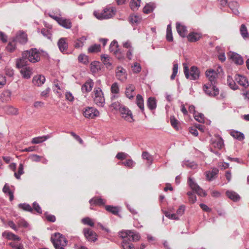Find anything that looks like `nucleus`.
<instances>
[{"label": "nucleus", "instance_id": "4c0bfd02", "mask_svg": "<svg viewBox=\"0 0 249 249\" xmlns=\"http://www.w3.org/2000/svg\"><path fill=\"white\" fill-rule=\"evenodd\" d=\"M141 0H131L130 2V7L133 11H137L141 5Z\"/></svg>", "mask_w": 249, "mask_h": 249}, {"label": "nucleus", "instance_id": "a19ab883", "mask_svg": "<svg viewBox=\"0 0 249 249\" xmlns=\"http://www.w3.org/2000/svg\"><path fill=\"white\" fill-rule=\"evenodd\" d=\"M155 8V5L154 3H149L146 4L143 9V13L148 14L153 11Z\"/></svg>", "mask_w": 249, "mask_h": 249}, {"label": "nucleus", "instance_id": "bb28decb", "mask_svg": "<svg viewBox=\"0 0 249 249\" xmlns=\"http://www.w3.org/2000/svg\"><path fill=\"white\" fill-rule=\"evenodd\" d=\"M135 89V88L133 85H130L127 87L125 92L126 96L130 99L133 98L135 95L134 93Z\"/></svg>", "mask_w": 249, "mask_h": 249}, {"label": "nucleus", "instance_id": "6e6552de", "mask_svg": "<svg viewBox=\"0 0 249 249\" xmlns=\"http://www.w3.org/2000/svg\"><path fill=\"white\" fill-rule=\"evenodd\" d=\"M83 115L86 118L93 119L99 115V112L93 107H87L83 112Z\"/></svg>", "mask_w": 249, "mask_h": 249}, {"label": "nucleus", "instance_id": "72a5a7b5", "mask_svg": "<svg viewBox=\"0 0 249 249\" xmlns=\"http://www.w3.org/2000/svg\"><path fill=\"white\" fill-rule=\"evenodd\" d=\"M45 26L48 29H46L45 28H43L41 31V33L44 36L48 39H51L52 37V32L51 30L52 29V26L48 25V26L46 25Z\"/></svg>", "mask_w": 249, "mask_h": 249}, {"label": "nucleus", "instance_id": "9d476101", "mask_svg": "<svg viewBox=\"0 0 249 249\" xmlns=\"http://www.w3.org/2000/svg\"><path fill=\"white\" fill-rule=\"evenodd\" d=\"M116 78L122 82H124L127 79L126 71L121 66L117 67L116 70Z\"/></svg>", "mask_w": 249, "mask_h": 249}, {"label": "nucleus", "instance_id": "f8f14e48", "mask_svg": "<svg viewBox=\"0 0 249 249\" xmlns=\"http://www.w3.org/2000/svg\"><path fill=\"white\" fill-rule=\"evenodd\" d=\"M13 39L15 40V42H18L21 44H25L28 41L27 35L25 32L19 31Z\"/></svg>", "mask_w": 249, "mask_h": 249}, {"label": "nucleus", "instance_id": "a211bd4d", "mask_svg": "<svg viewBox=\"0 0 249 249\" xmlns=\"http://www.w3.org/2000/svg\"><path fill=\"white\" fill-rule=\"evenodd\" d=\"M66 38H61L57 42V45L59 47L60 51L63 53H65L68 48V43L66 42Z\"/></svg>", "mask_w": 249, "mask_h": 249}, {"label": "nucleus", "instance_id": "412c9836", "mask_svg": "<svg viewBox=\"0 0 249 249\" xmlns=\"http://www.w3.org/2000/svg\"><path fill=\"white\" fill-rule=\"evenodd\" d=\"M89 202L91 205H95L98 206H102L106 204V200L100 197H94L90 199Z\"/></svg>", "mask_w": 249, "mask_h": 249}, {"label": "nucleus", "instance_id": "5701e85b", "mask_svg": "<svg viewBox=\"0 0 249 249\" xmlns=\"http://www.w3.org/2000/svg\"><path fill=\"white\" fill-rule=\"evenodd\" d=\"M94 83L92 80H89L82 86L81 89L84 92H89L91 90Z\"/></svg>", "mask_w": 249, "mask_h": 249}, {"label": "nucleus", "instance_id": "ddd939ff", "mask_svg": "<svg viewBox=\"0 0 249 249\" xmlns=\"http://www.w3.org/2000/svg\"><path fill=\"white\" fill-rule=\"evenodd\" d=\"M206 75L208 78L210 84L214 85L216 82V79L217 77V72L213 69H210L206 71Z\"/></svg>", "mask_w": 249, "mask_h": 249}, {"label": "nucleus", "instance_id": "0eeeda50", "mask_svg": "<svg viewBox=\"0 0 249 249\" xmlns=\"http://www.w3.org/2000/svg\"><path fill=\"white\" fill-rule=\"evenodd\" d=\"M188 183L190 188L198 195L203 196H205L207 195L206 192L195 183L191 177L188 178Z\"/></svg>", "mask_w": 249, "mask_h": 249}, {"label": "nucleus", "instance_id": "79ce46f5", "mask_svg": "<svg viewBox=\"0 0 249 249\" xmlns=\"http://www.w3.org/2000/svg\"><path fill=\"white\" fill-rule=\"evenodd\" d=\"M16 48L15 40L13 39L11 41H9L7 46L6 47V50L10 52H13Z\"/></svg>", "mask_w": 249, "mask_h": 249}, {"label": "nucleus", "instance_id": "13d9d810", "mask_svg": "<svg viewBox=\"0 0 249 249\" xmlns=\"http://www.w3.org/2000/svg\"><path fill=\"white\" fill-rule=\"evenodd\" d=\"M132 71L134 73H139L142 70V67L140 63L135 62L132 65Z\"/></svg>", "mask_w": 249, "mask_h": 249}, {"label": "nucleus", "instance_id": "f704fd0d", "mask_svg": "<svg viewBox=\"0 0 249 249\" xmlns=\"http://www.w3.org/2000/svg\"><path fill=\"white\" fill-rule=\"evenodd\" d=\"M240 32L242 37L246 39L249 37V34L247 27L245 24H242L240 28Z\"/></svg>", "mask_w": 249, "mask_h": 249}, {"label": "nucleus", "instance_id": "c85d7f7f", "mask_svg": "<svg viewBox=\"0 0 249 249\" xmlns=\"http://www.w3.org/2000/svg\"><path fill=\"white\" fill-rule=\"evenodd\" d=\"M227 196L233 201H237L240 200V196L235 192L232 191H227L226 192Z\"/></svg>", "mask_w": 249, "mask_h": 249}, {"label": "nucleus", "instance_id": "680f3d73", "mask_svg": "<svg viewBox=\"0 0 249 249\" xmlns=\"http://www.w3.org/2000/svg\"><path fill=\"white\" fill-rule=\"evenodd\" d=\"M165 215L169 218V219L173 220H178L179 217L178 216L176 213H171L170 212L165 211L164 212Z\"/></svg>", "mask_w": 249, "mask_h": 249}, {"label": "nucleus", "instance_id": "4be33fe9", "mask_svg": "<svg viewBox=\"0 0 249 249\" xmlns=\"http://www.w3.org/2000/svg\"><path fill=\"white\" fill-rule=\"evenodd\" d=\"M176 28L178 34L180 36L184 37L186 36L187 29L185 26L181 25L179 23H177Z\"/></svg>", "mask_w": 249, "mask_h": 249}, {"label": "nucleus", "instance_id": "2eb2a0df", "mask_svg": "<svg viewBox=\"0 0 249 249\" xmlns=\"http://www.w3.org/2000/svg\"><path fill=\"white\" fill-rule=\"evenodd\" d=\"M29 61L27 57L23 56V52L22 53V57L16 61V66L18 68H22L28 67Z\"/></svg>", "mask_w": 249, "mask_h": 249}, {"label": "nucleus", "instance_id": "f3484780", "mask_svg": "<svg viewBox=\"0 0 249 249\" xmlns=\"http://www.w3.org/2000/svg\"><path fill=\"white\" fill-rule=\"evenodd\" d=\"M230 57L236 64L242 65L244 63L242 57L237 53H232Z\"/></svg>", "mask_w": 249, "mask_h": 249}, {"label": "nucleus", "instance_id": "7c9ffc66", "mask_svg": "<svg viewBox=\"0 0 249 249\" xmlns=\"http://www.w3.org/2000/svg\"><path fill=\"white\" fill-rule=\"evenodd\" d=\"M101 70V64L98 61H93L90 64V70L93 73H96Z\"/></svg>", "mask_w": 249, "mask_h": 249}, {"label": "nucleus", "instance_id": "39448f33", "mask_svg": "<svg viewBox=\"0 0 249 249\" xmlns=\"http://www.w3.org/2000/svg\"><path fill=\"white\" fill-rule=\"evenodd\" d=\"M94 92L93 100L94 103L99 107H103L105 103V99L101 89L100 88L94 89Z\"/></svg>", "mask_w": 249, "mask_h": 249}, {"label": "nucleus", "instance_id": "37998d69", "mask_svg": "<svg viewBox=\"0 0 249 249\" xmlns=\"http://www.w3.org/2000/svg\"><path fill=\"white\" fill-rule=\"evenodd\" d=\"M87 40V37L86 36H82L81 37L77 39L74 43V47L76 48H79L82 47L84 45V43Z\"/></svg>", "mask_w": 249, "mask_h": 249}, {"label": "nucleus", "instance_id": "c756f323", "mask_svg": "<svg viewBox=\"0 0 249 249\" xmlns=\"http://www.w3.org/2000/svg\"><path fill=\"white\" fill-rule=\"evenodd\" d=\"M229 7L234 14L236 15H238L239 14V12L238 10L239 4L237 1H232L230 2L229 3Z\"/></svg>", "mask_w": 249, "mask_h": 249}, {"label": "nucleus", "instance_id": "774afa93", "mask_svg": "<svg viewBox=\"0 0 249 249\" xmlns=\"http://www.w3.org/2000/svg\"><path fill=\"white\" fill-rule=\"evenodd\" d=\"M170 122H171L172 126L173 127H174L175 129H176L177 130H178V121L175 118V117L174 116H171Z\"/></svg>", "mask_w": 249, "mask_h": 249}, {"label": "nucleus", "instance_id": "6e6d98bb", "mask_svg": "<svg viewBox=\"0 0 249 249\" xmlns=\"http://www.w3.org/2000/svg\"><path fill=\"white\" fill-rule=\"evenodd\" d=\"M131 234L129 235V241H137L139 240L140 239V235L138 233L134 232V231H131Z\"/></svg>", "mask_w": 249, "mask_h": 249}, {"label": "nucleus", "instance_id": "20e7f679", "mask_svg": "<svg viewBox=\"0 0 249 249\" xmlns=\"http://www.w3.org/2000/svg\"><path fill=\"white\" fill-rule=\"evenodd\" d=\"M184 72L186 78L190 80H195L199 77V71L198 69L195 66H192L191 68L190 71L186 66L184 67Z\"/></svg>", "mask_w": 249, "mask_h": 249}, {"label": "nucleus", "instance_id": "6ab92c4d", "mask_svg": "<svg viewBox=\"0 0 249 249\" xmlns=\"http://www.w3.org/2000/svg\"><path fill=\"white\" fill-rule=\"evenodd\" d=\"M111 92L113 94L111 97V99L112 100L113 98H116L119 97V93L120 91L119 87L117 83L115 82L112 84L111 86Z\"/></svg>", "mask_w": 249, "mask_h": 249}, {"label": "nucleus", "instance_id": "dca6fc26", "mask_svg": "<svg viewBox=\"0 0 249 249\" xmlns=\"http://www.w3.org/2000/svg\"><path fill=\"white\" fill-rule=\"evenodd\" d=\"M235 80L237 83L245 88H247L249 86V84L247 78L241 75H235Z\"/></svg>", "mask_w": 249, "mask_h": 249}, {"label": "nucleus", "instance_id": "3c124183", "mask_svg": "<svg viewBox=\"0 0 249 249\" xmlns=\"http://www.w3.org/2000/svg\"><path fill=\"white\" fill-rule=\"evenodd\" d=\"M131 233V231L127 230L119 232V235L120 237L123 238L124 240L126 239L127 241H129V240H130L129 234Z\"/></svg>", "mask_w": 249, "mask_h": 249}, {"label": "nucleus", "instance_id": "cd10ccee", "mask_svg": "<svg viewBox=\"0 0 249 249\" xmlns=\"http://www.w3.org/2000/svg\"><path fill=\"white\" fill-rule=\"evenodd\" d=\"M200 37L201 35L195 32H191L187 36L188 41L192 42L197 41Z\"/></svg>", "mask_w": 249, "mask_h": 249}, {"label": "nucleus", "instance_id": "ea45409f", "mask_svg": "<svg viewBox=\"0 0 249 249\" xmlns=\"http://www.w3.org/2000/svg\"><path fill=\"white\" fill-rule=\"evenodd\" d=\"M218 170L216 169H213L212 171H208L206 173V176L208 180H212L217 175Z\"/></svg>", "mask_w": 249, "mask_h": 249}, {"label": "nucleus", "instance_id": "f257e3e1", "mask_svg": "<svg viewBox=\"0 0 249 249\" xmlns=\"http://www.w3.org/2000/svg\"><path fill=\"white\" fill-rule=\"evenodd\" d=\"M116 12L115 8L113 7H106L101 12L94 11V15L99 20L107 19L112 18L115 15Z\"/></svg>", "mask_w": 249, "mask_h": 249}, {"label": "nucleus", "instance_id": "423d86ee", "mask_svg": "<svg viewBox=\"0 0 249 249\" xmlns=\"http://www.w3.org/2000/svg\"><path fill=\"white\" fill-rule=\"evenodd\" d=\"M203 89L205 94L210 97H215L219 94V89L214 85L205 84Z\"/></svg>", "mask_w": 249, "mask_h": 249}, {"label": "nucleus", "instance_id": "5fc2aeb1", "mask_svg": "<svg viewBox=\"0 0 249 249\" xmlns=\"http://www.w3.org/2000/svg\"><path fill=\"white\" fill-rule=\"evenodd\" d=\"M18 207L27 212H32L33 211L32 207L27 203H20L18 204Z\"/></svg>", "mask_w": 249, "mask_h": 249}, {"label": "nucleus", "instance_id": "338daca9", "mask_svg": "<svg viewBox=\"0 0 249 249\" xmlns=\"http://www.w3.org/2000/svg\"><path fill=\"white\" fill-rule=\"evenodd\" d=\"M194 117L196 121L200 123H203L205 122L204 116L202 113H198L197 115L195 114Z\"/></svg>", "mask_w": 249, "mask_h": 249}, {"label": "nucleus", "instance_id": "bf43d9fd", "mask_svg": "<svg viewBox=\"0 0 249 249\" xmlns=\"http://www.w3.org/2000/svg\"><path fill=\"white\" fill-rule=\"evenodd\" d=\"M130 22L132 24H137L141 20V18L137 15H132L130 17Z\"/></svg>", "mask_w": 249, "mask_h": 249}, {"label": "nucleus", "instance_id": "9b49d317", "mask_svg": "<svg viewBox=\"0 0 249 249\" xmlns=\"http://www.w3.org/2000/svg\"><path fill=\"white\" fill-rule=\"evenodd\" d=\"M83 232L86 239L89 241L95 242L97 240V234L89 229L85 228Z\"/></svg>", "mask_w": 249, "mask_h": 249}, {"label": "nucleus", "instance_id": "052dcab7", "mask_svg": "<svg viewBox=\"0 0 249 249\" xmlns=\"http://www.w3.org/2000/svg\"><path fill=\"white\" fill-rule=\"evenodd\" d=\"M82 222L85 225H87L91 227H93L94 226V223L92 220L88 217L83 218L82 219Z\"/></svg>", "mask_w": 249, "mask_h": 249}, {"label": "nucleus", "instance_id": "2f4dec72", "mask_svg": "<svg viewBox=\"0 0 249 249\" xmlns=\"http://www.w3.org/2000/svg\"><path fill=\"white\" fill-rule=\"evenodd\" d=\"M230 134L234 139H236L239 141H241L245 139L244 134L243 133L238 131L232 130Z\"/></svg>", "mask_w": 249, "mask_h": 249}, {"label": "nucleus", "instance_id": "7ed1b4c3", "mask_svg": "<svg viewBox=\"0 0 249 249\" xmlns=\"http://www.w3.org/2000/svg\"><path fill=\"white\" fill-rule=\"evenodd\" d=\"M54 237L52 236L51 240L55 248L63 247L67 245V241L65 237L60 233L54 234Z\"/></svg>", "mask_w": 249, "mask_h": 249}, {"label": "nucleus", "instance_id": "69168bd1", "mask_svg": "<svg viewBox=\"0 0 249 249\" xmlns=\"http://www.w3.org/2000/svg\"><path fill=\"white\" fill-rule=\"evenodd\" d=\"M124 107V106L119 102H114L111 105V107L114 110H119V111H120V109L122 108V107Z\"/></svg>", "mask_w": 249, "mask_h": 249}, {"label": "nucleus", "instance_id": "f03ea898", "mask_svg": "<svg viewBox=\"0 0 249 249\" xmlns=\"http://www.w3.org/2000/svg\"><path fill=\"white\" fill-rule=\"evenodd\" d=\"M40 53L36 48H32L23 52V56L27 57L29 62L35 63L40 60Z\"/></svg>", "mask_w": 249, "mask_h": 249}, {"label": "nucleus", "instance_id": "393cba45", "mask_svg": "<svg viewBox=\"0 0 249 249\" xmlns=\"http://www.w3.org/2000/svg\"><path fill=\"white\" fill-rule=\"evenodd\" d=\"M58 24L66 29H71L72 27L71 22L70 19L64 18H61Z\"/></svg>", "mask_w": 249, "mask_h": 249}, {"label": "nucleus", "instance_id": "8fccbe9b", "mask_svg": "<svg viewBox=\"0 0 249 249\" xmlns=\"http://www.w3.org/2000/svg\"><path fill=\"white\" fill-rule=\"evenodd\" d=\"M227 84L232 89L235 90L238 88V87L236 85L235 82L232 80L231 77L230 76H228L227 77Z\"/></svg>", "mask_w": 249, "mask_h": 249}, {"label": "nucleus", "instance_id": "b1692460", "mask_svg": "<svg viewBox=\"0 0 249 249\" xmlns=\"http://www.w3.org/2000/svg\"><path fill=\"white\" fill-rule=\"evenodd\" d=\"M45 81V78L44 76L39 75L34 76L33 79V82L35 85L40 86L42 85Z\"/></svg>", "mask_w": 249, "mask_h": 249}, {"label": "nucleus", "instance_id": "e433bc0d", "mask_svg": "<svg viewBox=\"0 0 249 249\" xmlns=\"http://www.w3.org/2000/svg\"><path fill=\"white\" fill-rule=\"evenodd\" d=\"M147 105L149 109H155L157 107L156 99L154 97H149L147 100Z\"/></svg>", "mask_w": 249, "mask_h": 249}, {"label": "nucleus", "instance_id": "603ef678", "mask_svg": "<svg viewBox=\"0 0 249 249\" xmlns=\"http://www.w3.org/2000/svg\"><path fill=\"white\" fill-rule=\"evenodd\" d=\"M183 166H186L187 168L191 169L196 168L197 165L194 161H190L189 160H185L182 163Z\"/></svg>", "mask_w": 249, "mask_h": 249}, {"label": "nucleus", "instance_id": "c03bdc74", "mask_svg": "<svg viewBox=\"0 0 249 249\" xmlns=\"http://www.w3.org/2000/svg\"><path fill=\"white\" fill-rule=\"evenodd\" d=\"M106 210L112 213L114 215H118L119 213V209L117 207H115L111 205H107L105 206Z\"/></svg>", "mask_w": 249, "mask_h": 249}, {"label": "nucleus", "instance_id": "de8ad7c7", "mask_svg": "<svg viewBox=\"0 0 249 249\" xmlns=\"http://www.w3.org/2000/svg\"><path fill=\"white\" fill-rule=\"evenodd\" d=\"M5 112L8 114L16 115L18 114V110L17 108L12 106H7L4 108Z\"/></svg>", "mask_w": 249, "mask_h": 249}, {"label": "nucleus", "instance_id": "0e129e2a", "mask_svg": "<svg viewBox=\"0 0 249 249\" xmlns=\"http://www.w3.org/2000/svg\"><path fill=\"white\" fill-rule=\"evenodd\" d=\"M187 195L189 197V200L191 203H195L196 201V197L192 192H188Z\"/></svg>", "mask_w": 249, "mask_h": 249}, {"label": "nucleus", "instance_id": "4d7b16f0", "mask_svg": "<svg viewBox=\"0 0 249 249\" xmlns=\"http://www.w3.org/2000/svg\"><path fill=\"white\" fill-rule=\"evenodd\" d=\"M118 42L116 40H113L111 42L109 46V51L114 53L115 51L119 50Z\"/></svg>", "mask_w": 249, "mask_h": 249}, {"label": "nucleus", "instance_id": "a878e982", "mask_svg": "<svg viewBox=\"0 0 249 249\" xmlns=\"http://www.w3.org/2000/svg\"><path fill=\"white\" fill-rule=\"evenodd\" d=\"M2 235L3 237H5L8 240H13L14 241L20 240V238L19 236L9 231H5L3 232L2 234Z\"/></svg>", "mask_w": 249, "mask_h": 249}, {"label": "nucleus", "instance_id": "09e8293b", "mask_svg": "<svg viewBox=\"0 0 249 249\" xmlns=\"http://www.w3.org/2000/svg\"><path fill=\"white\" fill-rule=\"evenodd\" d=\"M213 147L221 149L224 145V142L221 138L218 139L213 142Z\"/></svg>", "mask_w": 249, "mask_h": 249}, {"label": "nucleus", "instance_id": "58836bf2", "mask_svg": "<svg viewBox=\"0 0 249 249\" xmlns=\"http://www.w3.org/2000/svg\"><path fill=\"white\" fill-rule=\"evenodd\" d=\"M136 104L140 109L143 112L144 111V103L142 97L138 94L136 97Z\"/></svg>", "mask_w": 249, "mask_h": 249}, {"label": "nucleus", "instance_id": "a18cd8bd", "mask_svg": "<svg viewBox=\"0 0 249 249\" xmlns=\"http://www.w3.org/2000/svg\"><path fill=\"white\" fill-rule=\"evenodd\" d=\"M142 157L143 159L146 160L147 161V163L150 165L153 161L152 156L147 152H143L142 155Z\"/></svg>", "mask_w": 249, "mask_h": 249}, {"label": "nucleus", "instance_id": "473e14b6", "mask_svg": "<svg viewBox=\"0 0 249 249\" xmlns=\"http://www.w3.org/2000/svg\"><path fill=\"white\" fill-rule=\"evenodd\" d=\"M50 138L49 135L42 136H39L34 138L32 140V143L34 144H38Z\"/></svg>", "mask_w": 249, "mask_h": 249}, {"label": "nucleus", "instance_id": "aec40b11", "mask_svg": "<svg viewBox=\"0 0 249 249\" xmlns=\"http://www.w3.org/2000/svg\"><path fill=\"white\" fill-rule=\"evenodd\" d=\"M21 69L20 73L23 77L25 79H29L32 74V69L29 67H25Z\"/></svg>", "mask_w": 249, "mask_h": 249}, {"label": "nucleus", "instance_id": "c9c22d12", "mask_svg": "<svg viewBox=\"0 0 249 249\" xmlns=\"http://www.w3.org/2000/svg\"><path fill=\"white\" fill-rule=\"evenodd\" d=\"M2 191L5 194L8 195L9 200L10 201H12L14 199L13 192L10 190L9 186L7 183H5L2 189Z\"/></svg>", "mask_w": 249, "mask_h": 249}, {"label": "nucleus", "instance_id": "e2e57ef3", "mask_svg": "<svg viewBox=\"0 0 249 249\" xmlns=\"http://www.w3.org/2000/svg\"><path fill=\"white\" fill-rule=\"evenodd\" d=\"M78 61L82 63L85 64H87L89 62L88 56H87L85 54H80L78 56Z\"/></svg>", "mask_w": 249, "mask_h": 249}, {"label": "nucleus", "instance_id": "4468645a", "mask_svg": "<svg viewBox=\"0 0 249 249\" xmlns=\"http://www.w3.org/2000/svg\"><path fill=\"white\" fill-rule=\"evenodd\" d=\"M101 60L106 67L108 69H112V59L107 54H102L101 55Z\"/></svg>", "mask_w": 249, "mask_h": 249}, {"label": "nucleus", "instance_id": "1a4fd4ad", "mask_svg": "<svg viewBox=\"0 0 249 249\" xmlns=\"http://www.w3.org/2000/svg\"><path fill=\"white\" fill-rule=\"evenodd\" d=\"M121 115L125 121L128 122L134 121L131 111L125 106L122 107L120 111Z\"/></svg>", "mask_w": 249, "mask_h": 249}, {"label": "nucleus", "instance_id": "49530a36", "mask_svg": "<svg viewBox=\"0 0 249 249\" xmlns=\"http://www.w3.org/2000/svg\"><path fill=\"white\" fill-rule=\"evenodd\" d=\"M101 51V45L100 44H95L90 46L88 48L89 53H97Z\"/></svg>", "mask_w": 249, "mask_h": 249}, {"label": "nucleus", "instance_id": "864d4df0", "mask_svg": "<svg viewBox=\"0 0 249 249\" xmlns=\"http://www.w3.org/2000/svg\"><path fill=\"white\" fill-rule=\"evenodd\" d=\"M122 246L124 249H135L134 245L126 239L123 240Z\"/></svg>", "mask_w": 249, "mask_h": 249}]
</instances>
